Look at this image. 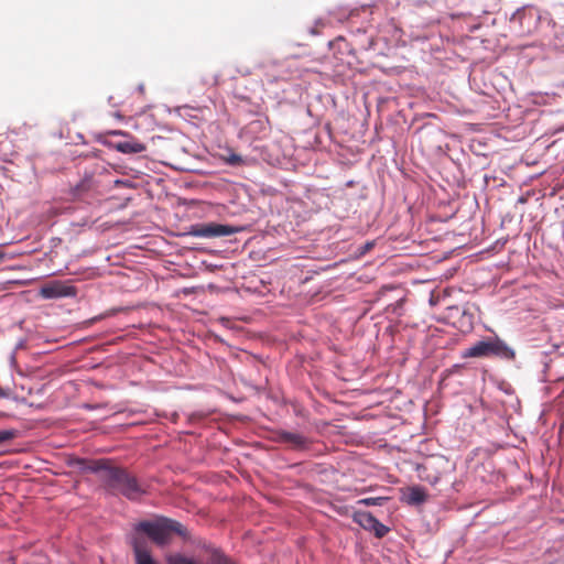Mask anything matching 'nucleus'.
I'll use <instances>...</instances> for the list:
<instances>
[{"label": "nucleus", "instance_id": "22", "mask_svg": "<svg viewBox=\"0 0 564 564\" xmlns=\"http://www.w3.org/2000/svg\"><path fill=\"white\" fill-rule=\"evenodd\" d=\"M2 416H3V413H0V417H2Z\"/></svg>", "mask_w": 564, "mask_h": 564}, {"label": "nucleus", "instance_id": "7", "mask_svg": "<svg viewBox=\"0 0 564 564\" xmlns=\"http://www.w3.org/2000/svg\"><path fill=\"white\" fill-rule=\"evenodd\" d=\"M539 15L538 12L529 9L518 11L517 14L512 18V23L519 22L522 26V34H530L534 30H536L539 24Z\"/></svg>", "mask_w": 564, "mask_h": 564}, {"label": "nucleus", "instance_id": "4", "mask_svg": "<svg viewBox=\"0 0 564 564\" xmlns=\"http://www.w3.org/2000/svg\"><path fill=\"white\" fill-rule=\"evenodd\" d=\"M237 231H239L238 227L217 223H207L194 226L192 234L197 237L213 238L229 236Z\"/></svg>", "mask_w": 564, "mask_h": 564}, {"label": "nucleus", "instance_id": "21", "mask_svg": "<svg viewBox=\"0 0 564 564\" xmlns=\"http://www.w3.org/2000/svg\"><path fill=\"white\" fill-rule=\"evenodd\" d=\"M111 133H112V134H122V132H121V131H113V132H111Z\"/></svg>", "mask_w": 564, "mask_h": 564}, {"label": "nucleus", "instance_id": "9", "mask_svg": "<svg viewBox=\"0 0 564 564\" xmlns=\"http://www.w3.org/2000/svg\"><path fill=\"white\" fill-rule=\"evenodd\" d=\"M132 547H133L135 564H158L153 560L144 541L134 539L132 542Z\"/></svg>", "mask_w": 564, "mask_h": 564}, {"label": "nucleus", "instance_id": "14", "mask_svg": "<svg viewBox=\"0 0 564 564\" xmlns=\"http://www.w3.org/2000/svg\"><path fill=\"white\" fill-rule=\"evenodd\" d=\"M224 160L227 164L232 165V166L241 165L243 163L242 158L236 153H230Z\"/></svg>", "mask_w": 564, "mask_h": 564}, {"label": "nucleus", "instance_id": "2", "mask_svg": "<svg viewBox=\"0 0 564 564\" xmlns=\"http://www.w3.org/2000/svg\"><path fill=\"white\" fill-rule=\"evenodd\" d=\"M135 530L147 534L159 546L169 544L174 533L183 538L187 535V530L181 522L165 517L141 521Z\"/></svg>", "mask_w": 564, "mask_h": 564}, {"label": "nucleus", "instance_id": "5", "mask_svg": "<svg viewBox=\"0 0 564 564\" xmlns=\"http://www.w3.org/2000/svg\"><path fill=\"white\" fill-rule=\"evenodd\" d=\"M352 520L362 529L372 531L378 539L383 538L389 532V528L382 524L368 511H355Z\"/></svg>", "mask_w": 564, "mask_h": 564}, {"label": "nucleus", "instance_id": "8", "mask_svg": "<svg viewBox=\"0 0 564 564\" xmlns=\"http://www.w3.org/2000/svg\"><path fill=\"white\" fill-rule=\"evenodd\" d=\"M278 440L282 443L289 444L294 449L306 448L310 444L308 440L304 435L285 431L278 433Z\"/></svg>", "mask_w": 564, "mask_h": 564}, {"label": "nucleus", "instance_id": "15", "mask_svg": "<svg viewBox=\"0 0 564 564\" xmlns=\"http://www.w3.org/2000/svg\"><path fill=\"white\" fill-rule=\"evenodd\" d=\"M15 434L14 430H0V444L13 440Z\"/></svg>", "mask_w": 564, "mask_h": 564}, {"label": "nucleus", "instance_id": "12", "mask_svg": "<svg viewBox=\"0 0 564 564\" xmlns=\"http://www.w3.org/2000/svg\"><path fill=\"white\" fill-rule=\"evenodd\" d=\"M167 564H195L192 558L186 557L183 554L175 553L166 556Z\"/></svg>", "mask_w": 564, "mask_h": 564}, {"label": "nucleus", "instance_id": "17", "mask_svg": "<svg viewBox=\"0 0 564 564\" xmlns=\"http://www.w3.org/2000/svg\"><path fill=\"white\" fill-rule=\"evenodd\" d=\"M10 389L0 387V399L9 398Z\"/></svg>", "mask_w": 564, "mask_h": 564}, {"label": "nucleus", "instance_id": "19", "mask_svg": "<svg viewBox=\"0 0 564 564\" xmlns=\"http://www.w3.org/2000/svg\"><path fill=\"white\" fill-rule=\"evenodd\" d=\"M431 304L434 305L435 304V299L433 297V295L431 296V300H430Z\"/></svg>", "mask_w": 564, "mask_h": 564}, {"label": "nucleus", "instance_id": "10", "mask_svg": "<svg viewBox=\"0 0 564 564\" xmlns=\"http://www.w3.org/2000/svg\"><path fill=\"white\" fill-rule=\"evenodd\" d=\"M427 492L421 486H412L409 487L406 492L404 494V501L411 506H419L424 503L427 500Z\"/></svg>", "mask_w": 564, "mask_h": 564}, {"label": "nucleus", "instance_id": "1", "mask_svg": "<svg viewBox=\"0 0 564 564\" xmlns=\"http://www.w3.org/2000/svg\"><path fill=\"white\" fill-rule=\"evenodd\" d=\"M90 469L93 471H101V478L106 486L128 499H137L144 492L135 477L130 475L126 469L109 465L107 460H96L94 465L90 466Z\"/></svg>", "mask_w": 564, "mask_h": 564}, {"label": "nucleus", "instance_id": "16", "mask_svg": "<svg viewBox=\"0 0 564 564\" xmlns=\"http://www.w3.org/2000/svg\"><path fill=\"white\" fill-rule=\"evenodd\" d=\"M210 564H230V561L224 554L215 552Z\"/></svg>", "mask_w": 564, "mask_h": 564}, {"label": "nucleus", "instance_id": "6", "mask_svg": "<svg viewBox=\"0 0 564 564\" xmlns=\"http://www.w3.org/2000/svg\"><path fill=\"white\" fill-rule=\"evenodd\" d=\"M40 295L47 300L69 297L76 295V289L61 281H52L40 289Z\"/></svg>", "mask_w": 564, "mask_h": 564}, {"label": "nucleus", "instance_id": "13", "mask_svg": "<svg viewBox=\"0 0 564 564\" xmlns=\"http://www.w3.org/2000/svg\"><path fill=\"white\" fill-rule=\"evenodd\" d=\"M386 500H387V498H383V497L365 498V499L358 500V503L365 505V506H381L383 503V501H386Z\"/></svg>", "mask_w": 564, "mask_h": 564}, {"label": "nucleus", "instance_id": "18", "mask_svg": "<svg viewBox=\"0 0 564 564\" xmlns=\"http://www.w3.org/2000/svg\"><path fill=\"white\" fill-rule=\"evenodd\" d=\"M6 254L4 252L0 251V261H2L4 259Z\"/></svg>", "mask_w": 564, "mask_h": 564}, {"label": "nucleus", "instance_id": "11", "mask_svg": "<svg viewBox=\"0 0 564 564\" xmlns=\"http://www.w3.org/2000/svg\"><path fill=\"white\" fill-rule=\"evenodd\" d=\"M115 149L122 153H140L145 150V145L133 139L115 143Z\"/></svg>", "mask_w": 564, "mask_h": 564}, {"label": "nucleus", "instance_id": "20", "mask_svg": "<svg viewBox=\"0 0 564 564\" xmlns=\"http://www.w3.org/2000/svg\"><path fill=\"white\" fill-rule=\"evenodd\" d=\"M365 247H366V248L372 247V243H371V242H367V243L365 245Z\"/></svg>", "mask_w": 564, "mask_h": 564}, {"label": "nucleus", "instance_id": "3", "mask_svg": "<svg viewBox=\"0 0 564 564\" xmlns=\"http://www.w3.org/2000/svg\"><path fill=\"white\" fill-rule=\"evenodd\" d=\"M464 358H482L497 356L513 359L514 351L500 338H490L475 343L462 354Z\"/></svg>", "mask_w": 564, "mask_h": 564}]
</instances>
